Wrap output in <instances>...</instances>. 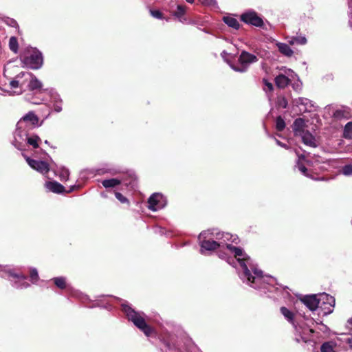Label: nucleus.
I'll use <instances>...</instances> for the list:
<instances>
[{
  "mask_svg": "<svg viewBox=\"0 0 352 352\" xmlns=\"http://www.w3.org/2000/svg\"><path fill=\"white\" fill-rule=\"evenodd\" d=\"M122 311L126 314L127 319L131 321L146 336H151L155 332L154 329L146 322L142 316L144 314L135 311L128 305H123Z\"/></svg>",
  "mask_w": 352,
  "mask_h": 352,
  "instance_id": "f257e3e1",
  "label": "nucleus"
},
{
  "mask_svg": "<svg viewBox=\"0 0 352 352\" xmlns=\"http://www.w3.org/2000/svg\"><path fill=\"white\" fill-rule=\"evenodd\" d=\"M225 247L231 253L234 254V257L237 259L243 270L244 277L247 278L248 282L254 283L255 277L251 274L250 271L245 264V261H248L250 257L243 252V249L239 247L234 246L232 244H226Z\"/></svg>",
  "mask_w": 352,
  "mask_h": 352,
  "instance_id": "f03ea898",
  "label": "nucleus"
},
{
  "mask_svg": "<svg viewBox=\"0 0 352 352\" xmlns=\"http://www.w3.org/2000/svg\"><path fill=\"white\" fill-rule=\"evenodd\" d=\"M258 60V58L256 56L245 50H243L238 58V62L240 65L237 66L232 64L230 67L235 72L243 73L248 71L251 64L256 63Z\"/></svg>",
  "mask_w": 352,
  "mask_h": 352,
  "instance_id": "7ed1b4c3",
  "label": "nucleus"
},
{
  "mask_svg": "<svg viewBox=\"0 0 352 352\" xmlns=\"http://www.w3.org/2000/svg\"><path fill=\"white\" fill-rule=\"evenodd\" d=\"M23 63L30 69H39L43 63L41 52L36 49L32 50L29 55L25 56L23 58Z\"/></svg>",
  "mask_w": 352,
  "mask_h": 352,
  "instance_id": "20e7f679",
  "label": "nucleus"
},
{
  "mask_svg": "<svg viewBox=\"0 0 352 352\" xmlns=\"http://www.w3.org/2000/svg\"><path fill=\"white\" fill-rule=\"evenodd\" d=\"M241 20L247 24H250L255 27L262 28L264 22L256 12H247L241 15Z\"/></svg>",
  "mask_w": 352,
  "mask_h": 352,
  "instance_id": "39448f33",
  "label": "nucleus"
},
{
  "mask_svg": "<svg viewBox=\"0 0 352 352\" xmlns=\"http://www.w3.org/2000/svg\"><path fill=\"white\" fill-rule=\"evenodd\" d=\"M26 162L32 168L43 175L48 173L50 171V165L46 162L33 160L30 157H27Z\"/></svg>",
  "mask_w": 352,
  "mask_h": 352,
  "instance_id": "423d86ee",
  "label": "nucleus"
},
{
  "mask_svg": "<svg viewBox=\"0 0 352 352\" xmlns=\"http://www.w3.org/2000/svg\"><path fill=\"white\" fill-rule=\"evenodd\" d=\"M164 197L162 194L155 192L150 196L148 199V208L151 210L156 211L164 206Z\"/></svg>",
  "mask_w": 352,
  "mask_h": 352,
  "instance_id": "0eeeda50",
  "label": "nucleus"
},
{
  "mask_svg": "<svg viewBox=\"0 0 352 352\" xmlns=\"http://www.w3.org/2000/svg\"><path fill=\"white\" fill-rule=\"evenodd\" d=\"M121 182H123L126 186L134 188L137 186L138 177L135 173L132 170H128L123 174Z\"/></svg>",
  "mask_w": 352,
  "mask_h": 352,
  "instance_id": "6e6552de",
  "label": "nucleus"
},
{
  "mask_svg": "<svg viewBox=\"0 0 352 352\" xmlns=\"http://www.w3.org/2000/svg\"><path fill=\"white\" fill-rule=\"evenodd\" d=\"M301 301L311 310L314 311L320 304V300L317 298L316 295L305 296L301 299Z\"/></svg>",
  "mask_w": 352,
  "mask_h": 352,
  "instance_id": "1a4fd4ad",
  "label": "nucleus"
},
{
  "mask_svg": "<svg viewBox=\"0 0 352 352\" xmlns=\"http://www.w3.org/2000/svg\"><path fill=\"white\" fill-rule=\"evenodd\" d=\"M305 126H306L305 121L303 118H296L292 124V129H293L295 136H298L300 133H302L305 131H306L305 130Z\"/></svg>",
  "mask_w": 352,
  "mask_h": 352,
  "instance_id": "9d476101",
  "label": "nucleus"
},
{
  "mask_svg": "<svg viewBox=\"0 0 352 352\" xmlns=\"http://www.w3.org/2000/svg\"><path fill=\"white\" fill-rule=\"evenodd\" d=\"M298 136L302 138V141L305 144L311 147L317 146L314 136L309 131L300 133Z\"/></svg>",
  "mask_w": 352,
  "mask_h": 352,
  "instance_id": "9b49d317",
  "label": "nucleus"
},
{
  "mask_svg": "<svg viewBox=\"0 0 352 352\" xmlns=\"http://www.w3.org/2000/svg\"><path fill=\"white\" fill-rule=\"evenodd\" d=\"M45 187L50 191L54 193H63L65 191V187L60 183L53 181L47 182L45 183Z\"/></svg>",
  "mask_w": 352,
  "mask_h": 352,
  "instance_id": "f8f14e48",
  "label": "nucleus"
},
{
  "mask_svg": "<svg viewBox=\"0 0 352 352\" xmlns=\"http://www.w3.org/2000/svg\"><path fill=\"white\" fill-rule=\"evenodd\" d=\"M29 75L31 76V80L28 84L29 90L32 91H40L43 86L42 82L32 74H29Z\"/></svg>",
  "mask_w": 352,
  "mask_h": 352,
  "instance_id": "ddd939ff",
  "label": "nucleus"
},
{
  "mask_svg": "<svg viewBox=\"0 0 352 352\" xmlns=\"http://www.w3.org/2000/svg\"><path fill=\"white\" fill-rule=\"evenodd\" d=\"M290 82V79L284 74H279L275 78L276 85L280 89L286 87Z\"/></svg>",
  "mask_w": 352,
  "mask_h": 352,
  "instance_id": "4468645a",
  "label": "nucleus"
},
{
  "mask_svg": "<svg viewBox=\"0 0 352 352\" xmlns=\"http://www.w3.org/2000/svg\"><path fill=\"white\" fill-rule=\"evenodd\" d=\"M333 118L338 120L349 119L351 118V113L349 110L346 109H337L334 111Z\"/></svg>",
  "mask_w": 352,
  "mask_h": 352,
  "instance_id": "2eb2a0df",
  "label": "nucleus"
},
{
  "mask_svg": "<svg viewBox=\"0 0 352 352\" xmlns=\"http://www.w3.org/2000/svg\"><path fill=\"white\" fill-rule=\"evenodd\" d=\"M20 122H30L32 126H36L38 125V118L33 111H30L21 118Z\"/></svg>",
  "mask_w": 352,
  "mask_h": 352,
  "instance_id": "dca6fc26",
  "label": "nucleus"
},
{
  "mask_svg": "<svg viewBox=\"0 0 352 352\" xmlns=\"http://www.w3.org/2000/svg\"><path fill=\"white\" fill-rule=\"evenodd\" d=\"M201 248L206 250H214L217 249L220 245L215 241L204 240L201 242Z\"/></svg>",
  "mask_w": 352,
  "mask_h": 352,
  "instance_id": "f3484780",
  "label": "nucleus"
},
{
  "mask_svg": "<svg viewBox=\"0 0 352 352\" xmlns=\"http://www.w3.org/2000/svg\"><path fill=\"white\" fill-rule=\"evenodd\" d=\"M277 47H278V51L282 54H283L287 57H291L294 54L293 50L286 43H279L277 44Z\"/></svg>",
  "mask_w": 352,
  "mask_h": 352,
  "instance_id": "a211bd4d",
  "label": "nucleus"
},
{
  "mask_svg": "<svg viewBox=\"0 0 352 352\" xmlns=\"http://www.w3.org/2000/svg\"><path fill=\"white\" fill-rule=\"evenodd\" d=\"M280 311V313L284 316V317L287 320V321L292 324L294 326H295L294 312L289 310L285 307H281Z\"/></svg>",
  "mask_w": 352,
  "mask_h": 352,
  "instance_id": "6ab92c4d",
  "label": "nucleus"
},
{
  "mask_svg": "<svg viewBox=\"0 0 352 352\" xmlns=\"http://www.w3.org/2000/svg\"><path fill=\"white\" fill-rule=\"evenodd\" d=\"M223 21L229 27L232 28L235 30H239L240 28V24H239V21L235 18H234L232 16H223Z\"/></svg>",
  "mask_w": 352,
  "mask_h": 352,
  "instance_id": "aec40b11",
  "label": "nucleus"
},
{
  "mask_svg": "<svg viewBox=\"0 0 352 352\" xmlns=\"http://www.w3.org/2000/svg\"><path fill=\"white\" fill-rule=\"evenodd\" d=\"M121 184V180L117 178H111L109 179H104L102 182V186L106 188H113Z\"/></svg>",
  "mask_w": 352,
  "mask_h": 352,
  "instance_id": "412c9836",
  "label": "nucleus"
},
{
  "mask_svg": "<svg viewBox=\"0 0 352 352\" xmlns=\"http://www.w3.org/2000/svg\"><path fill=\"white\" fill-rule=\"evenodd\" d=\"M10 275L12 277L16 278L19 280V281H23L18 287L20 288H27L30 286V284L27 282H25L24 280L27 279V276L23 274H14V273H10Z\"/></svg>",
  "mask_w": 352,
  "mask_h": 352,
  "instance_id": "4be33fe9",
  "label": "nucleus"
},
{
  "mask_svg": "<svg viewBox=\"0 0 352 352\" xmlns=\"http://www.w3.org/2000/svg\"><path fill=\"white\" fill-rule=\"evenodd\" d=\"M53 282L54 285L60 289H64L67 287L66 278L63 276L54 278Z\"/></svg>",
  "mask_w": 352,
  "mask_h": 352,
  "instance_id": "5701e85b",
  "label": "nucleus"
},
{
  "mask_svg": "<svg viewBox=\"0 0 352 352\" xmlns=\"http://www.w3.org/2000/svg\"><path fill=\"white\" fill-rule=\"evenodd\" d=\"M307 42V40L305 36H293L291 40L289 41V44L293 45H305Z\"/></svg>",
  "mask_w": 352,
  "mask_h": 352,
  "instance_id": "b1692460",
  "label": "nucleus"
},
{
  "mask_svg": "<svg viewBox=\"0 0 352 352\" xmlns=\"http://www.w3.org/2000/svg\"><path fill=\"white\" fill-rule=\"evenodd\" d=\"M336 344L333 342H326L323 343L320 347L321 352H336L334 347Z\"/></svg>",
  "mask_w": 352,
  "mask_h": 352,
  "instance_id": "393cba45",
  "label": "nucleus"
},
{
  "mask_svg": "<svg viewBox=\"0 0 352 352\" xmlns=\"http://www.w3.org/2000/svg\"><path fill=\"white\" fill-rule=\"evenodd\" d=\"M9 48L10 50L16 54L19 50V43L17 38L15 36H11L9 40Z\"/></svg>",
  "mask_w": 352,
  "mask_h": 352,
  "instance_id": "a878e982",
  "label": "nucleus"
},
{
  "mask_svg": "<svg viewBox=\"0 0 352 352\" xmlns=\"http://www.w3.org/2000/svg\"><path fill=\"white\" fill-rule=\"evenodd\" d=\"M186 13V6L178 5L177 10L174 12L173 15L177 17L180 21Z\"/></svg>",
  "mask_w": 352,
  "mask_h": 352,
  "instance_id": "bb28decb",
  "label": "nucleus"
},
{
  "mask_svg": "<svg viewBox=\"0 0 352 352\" xmlns=\"http://www.w3.org/2000/svg\"><path fill=\"white\" fill-rule=\"evenodd\" d=\"M39 141H41V139L36 135H34L27 138L28 144L32 146L34 148H38L39 147V145H38Z\"/></svg>",
  "mask_w": 352,
  "mask_h": 352,
  "instance_id": "cd10ccee",
  "label": "nucleus"
},
{
  "mask_svg": "<svg viewBox=\"0 0 352 352\" xmlns=\"http://www.w3.org/2000/svg\"><path fill=\"white\" fill-rule=\"evenodd\" d=\"M343 137L346 139L352 138V122H348L344 129Z\"/></svg>",
  "mask_w": 352,
  "mask_h": 352,
  "instance_id": "c85d7f7f",
  "label": "nucleus"
},
{
  "mask_svg": "<svg viewBox=\"0 0 352 352\" xmlns=\"http://www.w3.org/2000/svg\"><path fill=\"white\" fill-rule=\"evenodd\" d=\"M285 122L283 118L280 116H278L276 119V129L281 132L285 129Z\"/></svg>",
  "mask_w": 352,
  "mask_h": 352,
  "instance_id": "c756f323",
  "label": "nucleus"
},
{
  "mask_svg": "<svg viewBox=\"0 0 352 352\" xmlns=\"http://www.w3.org/2000/svg\"><path fill=\"white\" fill-rule=\"evenodd\" d=\"M29 276L31 282L34 284L36 283L39 279L38 271L36 268H32L30 270Z\"/></svg>",
  "mask_w": 352,
  "mask_h": 352,
  "instance_id": "7c9ffc66",
  "label": "nucleus"
},
{
  "mask_svg": "<svg viewBox=\"0 0 352 352\" xmlns=\"http://www.w3.org/2000/svg\"><path fill=\"white\" fill-rule=\"evenodd\" d=\"M115 196L122 204H127L128 205L129 204V199L126 197H124L122 193L119 192H116Z\"/></svg>",
  "mask_w": 352,
  "mask_h": 352,
  "instance_id": "2f4dec72",
  "label": "nucleus"
},
{
  "mask_svg": "<svg viewBox=\"0 0 352 352\" xmlns=\"http://www.w3.org/2000/svg\"><path fill=\"white\" fill-rule=\"evenodd\" d=\"M297 166L299 170L305 176L309 177L308 169L302 163L297 162Z\"/></svg>",
  "mask_w": 352,
  "mask_h": 352,
  "instance_id": "473e14b6",
  "label": "nucleus"
},
{
  "mask_svg": "<svg viewBox=\"0 0 352 352\" xmlns=\"http://www.w3.org/2000/svg\"><path fill=\"white\" fill-rule=\"evenodd\" d=\"M342 173L345 175H352V164H346L342 168Z\"/></svg>",
  "mask_w": 352,
  "mask_h": 352,
  "instance_id": "72a5a7b5",
  "label": "nucleus"
},
{
  "mask_svg": "<svg viewBox=\"0 0 352 352\" xmlns=\"http://www.w3.org/2000/svg\"><path fill=\"white\" fill-rule=\"evenodd\" d=\"M263 82L264 84V85L267 87V90L265 89V88H263L264 91H272L274 90V87H273V85L272 83L270 82L267 79L265 78H263Z\"/></svg>",
  "mask_w": 352,
  "mask_h": 352,
  "instance_id": "f704fd0d",
  "label": "nucleus"
},
{
  "mask_svg": "<svg viewBox=\"0 0 352 352\" xmlns=\"http://www.w3.org/2000/svg\"><path fill=\"white\" fill-rule=\"evenodd\" d=\"M150 12H151V14L156 19H163V13L162 12H160V10H151Z\"/></svg>",
  "mask_w": 352,
  "mask_h": 352,
  "instance_id": "c9c22d12",
  "label": "nucleus"
},
{
  "mask_svg": "<svg viewBox=\"0 0 352 352\" xmlns=\"http://www.w3.org/2000/svg\"><path fill=\"white\" fill-rule=\"evenodd\" d=\"M219 256L222 259H226L229 263H230V260H232V261H234V259L232 257L227 256V254L222 250H219Z\"/></svg>",
  "mask_w": 352,
  "mask_h": 352,
  "instance_id": "e433bc0d",
  "label": "nucleus"
},
{
  "mask_svg": "<svg viewBox=\"0 0 352 352\" xmlns=\"http://www.w3.org/2000/svg\"><path fill=\"white\" fill-rule=\"evenodd\" d=\"M324 298H326V300L328 301V303L329 304V305L331 307H334L335 305V299L333 297L329 296V295H327V294H325Z\"/></svg>",
  "mask_w": 352,
  "mask_h": 352,
  "instance_id": "4c0bfd02",
  "label": "nucleus"
},
{
  "mask_svg": "<svg viewBox=\"0 0 352 352\" xmlns=\"http://www.w3.org/2000/svg\"><path fill=\"white\" fill-rule=\"evenodd\" d=\"M278 105L284 109L287 107V100L285 98L283 97L278 100Z\"/></svg>",
  "mask_w": 352,
  "mask_h": 352,
  "instance_id": "58836bf2",
  "label": "nucleus"
},
{
  "mask_svg": "<svg viewBox=\"0 0 352 352\" xmlns=\"http://www.w3.org/2000/svg\"><path fill=\"white\" fill-rule=\"evenodd\" d=\"M10 85L12 88H17L19 85V82L18 80H13L10 82Z\"/></svg>",
  "mask_w": 352,
  "mask_h": 352,
  "instance_id": "ea45409f",
  "label": "nucleus"
},
{
  "mask_svg": "<svg viewBox=\"0 0 352 352\" xmlns=\"http://www.w3.org/2000/svg\"><path fill=\"white\" fill-rule=\"evenodd\" d=\"M202 4L212 5L214 3L215 0H199Z\"/></svg>",
  "mask_w": 352,
  "mask_h": 352,
  "instance_id": "a19ab883",
  "label": "nucleus"
},
{
  "mask_svg": "<svg viewBox=\"0 0 352 352\" xmlns=\"http://www.w3.org/2000/svg\"><path fill=\"white\" fill-rule=\"evenodd\" d=\"M276 142H277V144H278L279 146H282V147H283V148H286V149H288V148H289V147H288V146H287V145H286L285 144H284V143L281 142L280 141H279V140H276Z\"/></svg>",
  "mask_w": 352,
  "mask_h": 352,
  "instance_id": "79ce46f5",
  "label": "nucleus"
},
{
  "mask_svg": "<svg viewBox=\"0 0 352 352\" xmlns=\"http://www.w3.org/2000/svg\"><path fill=\"white\" fill-rule=\"evenodd\" d=\"M296 154H297V155H298V162H300V160H305V156L304 155H302V154L299 155V154H298V151H296Z\"/></svg>",
  "mask_w": 352,
  "mask_h": 352,
  "instance_id": "37998d69",
  "label": "nucleus"
},
{
  "mask_svg": "<svg viewBox=\"0 0 352 352\" xmlns=\"http://www.w3.org/2000/svg\"><path fill=\"white\" fill-rule=\"evenodd\" d=\"M10 25L14 27L15 25H17V23L15 20L11 19Z\"/></svg>",
  "mask_w": 352,
  "mask_h": 352,
  "instance_id": "c03bdc74",
  "label": "nucleus"
},
{
  "mask_svg": "<svg viewBox=\"0 0 352 352\" xmlns=\"http://www.w3.org/2000/svg\"><path fill=\"white\" fill-rule=\"evenodd\" d=\"M54 109H55V111H57V112H60V111L62 110L61 107H59V106H58V105H56V106L54 107Z\"/></svg>",
  "mask_w": 352,
  "mask_h": 352,
  "instance_id": "a18cd8bd",
  "label": "nucleus"
},
{
  "mask_svg": "<svg viewBox=\"0 0 352 352\" xmlns=\"http://www.w3.org/2000/svg\"><path fill=\"white\" fill-rule=\"evenodd\" d=\"M24 75H25V72H22L19 73V74L16 76V77H17V78L23 77Z\"/></svg>",
  "mask_w": 352,
  "mask_h": 352,
  "instance_id": "49530a36",
  "label": "nucleus"
},
{
  "mask_svg": "<svg viewBox=\"0 0 352 352\" xmlns=\"http://www.w3.org/2000/svg\"><path fill=\"white\" fill-rule=\"evenodd\" d=\"M254 274H256L257 276H261L262 272L261 271L258 272V271L256 270L254 272Z\"/></svg>",
  "mask_w": 352,
  "mask_h": 352,
  "instance_id": "de8ad7c7",
  "label": "nucleus"
},
{
  "mask_svg": "<svg viewBox=\"0 0 352 352\" xmlns=\"http://www.w3.org/2000/svg\"><path fill=\"white\" fill-rule=\"evenodd\" d=\"M63 176H65V177H68V176H69V173H68V171H67V170H65V171L64 172V173H63Z\"/></svg>",
  "mask_w": 352,
  "mask_h": 352,
  "instance_id": "09e8293b",
  "label": "nucleus"
},
{
  "mask_svg": "<svg viewBox=\"0 0 352 352\" xmlns=\"http://www.w3.org/2000/svg\"><path fill=\"white\" fill-rule=\"evenodd\" d=\"M351 14V16L349 23L350 26L352 28V14Z\"/></svg>",
  "mask_w": 352,
  "mask_h": 352,
  "instance_id": "8fccbe9b",
  "label": "nucleus"
},
{
  "mask_svg": "<svg viewBox=\"0 0 352 352\" xmlns=\"http://www.w3.org/2000/svg\"><path fill=\"white\" fill-rule=\"evenodd\" d=\"M348 324L351 326V329H352V318H351L348 320Z\"/></svg>",
  "mask_w": 352,
  "mask_h": 352,
  "instance_id": "3c124183",
  "label": "nucleus"
},
{
  "mask_svg": "<svg viewBox=\"0 0 352 352\" xmlns=\"http://www.w3.org/2000/svg\"><path fill=\"white\" fill-rule=\"evenodd\" d=\"M186 1L190 3H192L194 2V0H186Z\"/></svg>",
  "mask_w": 352,
  "mask_h": 352,
  "instance_id": "603ef678",
  "label": "nucleus"
},
{
  "mask_svg": "<svg viewBox=\"0 0 352 352\" xmlns=\"http://www.w3.org/2000/svg\"><path fill=\"white\" fill-rule=\"evenodd\" d=\"M309 331H310L311 333H314V329H309Z\"/></svg>",
  "mask_w": 352,
  "mask_h": 352,
  "instance_id": "864d4df0",
  "label": "nucleus"
},
{
  "mask_svg": "<svg viewBox=\"0 0 352 352\" xmlns=\"http://www.w3.org/2000/svg\"><path fill=\"white\" fill-rule=\"evenodd\" d=\"M45 144H48V141H47V140H45Z\"/></svg>",
  "mask_w": 352,
  "mask_h": 352,
  "instance_id": "5fc2aeb1",
  "label": "nucleus"
},
{
  "mask_svg": "<svg viewBox=\"0 0 352 352\" xmlns=\"http://www.w3.org/2000/svg\"><path fill=\"white\" fill-rule=\"evenodd\" d=\"M331 311H332V310H331V309H329V310L328 311V312H329V313H331Z\"/></svg>",
  "mask_w": 352,
  "mask_h": 352,
  "instance_id": "6e6d98bb",
  "label": "nucleus"
}]
</instances>
